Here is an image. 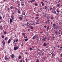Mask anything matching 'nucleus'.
<instances>
[{
  "label": "nucleus",
  "mask_w": 62,
  "mask_h": 62,
  "mask_svg": "<svg viewBox=\"0 0 62 62\" xmlns=\"http://www.w3.org/2000/svg\"><path fill=\"white\" fill-rule=\"evenodd\" d=\"M19 46H15L14 48V50H17L18 49H19Z\"/></svg>",
  "instance_id": "1"
},
{
  "label": "nucleus",
  "mask_w": 62,
  "mask_h": 62,
  "mask_svg": "<svg viewBox=\"0 0 62 62\" xmlns=\"http://www.w3.org/2000/svg\"><path fill=\"white\" fill-rule=\"evenodd\" d=\"M22 35L24 37V38H25V34L26 33H22Z\"/></svg>",
  "instance_id": "2"
},
{
  "label": "nucleus",
  "mask_w": 62,
  "mask_h": 62,
  "mask_svg": "<svg viewBox=\"0 0 62 62\" xmlns=\"http://www.w3.org/2000/svg\"><path fill=\"white\" fill-rule=\"evenodd\" d=\"M11 57L13 58H14L15 57V55L14 54H12L11 55Z\"/></svg>",
  "instance_id": "3"
},
{
  "label": "nucleus",
  "mask_w": 62,
  "mask_h": 62,
  "mask_svg": "<svg viewBox=\"0 0 62 62\" xmlns=\"http://www.w3.org/2000/svg\"><path fill=\"white\" fill-rule=\"evenodd\" d=\"M41 4H42V6H44L45 5V4L43 3V2H42V1L41 2Z\"/></svg>",
  "instance_id": "4"
},
{
  "label": "nucleus",
  "mask_w": 62,
  "mask_h": 62,
  "mask_svg": "<svg viewBox=\"0 0 62 62\" xmlns=\"http://www.w3.org/2000/svg\"><path fill=\"white\" fill-rule=\"evenodd\" d=\"M58 28V26H56V27H55L53 28H54V29L55 30V29H57V28Z\"/></svg>",
  "instance_id": "5"
},
{
  "label": "nucleus",
  "mask_w": 62,
  "mask_h": 62,
  "mask_svg": "<svg viewBox=\"0 0 62 62\" xmlns=\"http://www.w3.org/2000/svg\"><path fill=\"white\" fill-rule=\"evenodd\" d=\"M53 27H55L56 26V25L55 24V23H54L53 24Z\"/></svg>",
  "instance_id": "6"
},
{
  "label": "nucleus",
  "mask_w": 62,
  "mask_h": 62,
  "mask_svg": "<svg viewBox=\"0 0 62 62\" xmlns=\"http://www.w3.org/2000/svg\"><path fill=\"white\" fill-rule=\"evenodd\" d=\"M10 41H11V40L10 39H9V40L8 41V43H9L10 42Z\"/></svg>",
  "instance_id": "7"
},
{
  "label": "nucleus",
  "mask_w": 62,
  "mask_h": 62,
  "mask_svg": "<svg viewBox=\"0 0 62 62\" xmlns=\"http://www.w3.org/2000/svg\"><path fill=\"white\" fill-rule=\"evenodd\" d=\"M43 46H47V44L44 43L43 44Z\"/></svg>",
  "instance_id": "8"
},
{
  "label": "nucleus",
  "mask_w": 62,
  "mask_h": 62,
  "mask_svg": "<svg viewBox=\"0 0 62 62\" xmlns=\"http://www.w3.org/2000/svg\"><path fill=\"white\" fill-rule=\"evenodd\" d=\"M34 1H35V0H31L30 1V2H31V3H33V2H34Z\"/></svg>",
  "instance_id": "9"
},
{
  "label": "nucleus",
  "mask_w": 62,
  "mask_h": 62,
  "mask_svg": "<svg viewBox=\"0 0 62 62\" xmlns=\"http://www.w3.org/2000/svg\"><path fill=\"white\" fill-rule=\"evenodd\" d=\"M20 11H21V10H18L17 11V12L19 14H20V13H21V12H20Z\"/></svg>",
  "instance_id": "10"
},
{
  "label": "nucleus",
  "mask_w": 62,
  "mask_h": 62,
  "mask_svg": "<svg viewBox=\"0 0 62 62\" xmlns=\"http://www.w3.org/2000/svg\"><path fill=\"white\" fill-rule=\"evenodd\" d=\"M5 41H4V40L2 41V43H3V45H4V44H5Z\"/></svg>",
  "instance_id": "11"
},
{
  "label": "nucleus",
  "mask_w": 62,
  "mask_h": 62,
  "mask_svg": "<svg viewBox=\"0 0 62 62\" xmlns=\"http://www.w3.org/2000/svg\"><path fill=\"white\" fill-rule=\"evenodd\" d=\"M21 57H22V56L19 55L18 56V58L19 59H20L21 58Z\"/></svg>",
  "instance_id": "12"
},
{
  "label": "nucleus",
  "mask_w": 62,
  "mask_h": 62,
  "mask_svg": "<svg viewBox=\"0 0 62 62\" xmlns=\"http://www.w3.org/2000/svg\"><path fill=\"white\" fill-rule=\"evenodd\" d=\"M10 23H11L12 22V19L10 18Z\"/></svg>",
  "instance_id": "13"
},
{
  "label": "nucleus",
  "mask_w": 62,
  "mask_h": 62,
  "mask_svg": "<svg viewBox=\"0 0 62 62\" xmlns=\"http://www.w3.org/2000/svg\"><path fill=\"white\" fill-rule=\"evenodd\" d=\"M2 27V26H0V29H1V30H3V28Z\"/></svg>",
  "instance_id": "14"
},
{
  "label": "nucleus",
  "mask_w": 62,
  "mask_h": 62,
  "mask_svg": "<svg viewBox=\"0 0 62 62\" xmlns=\"http://www.w3.org/2000/svg\"><path fill=\"white\" fill-rule=\"evenodd\" d=\"M5 60H7V59H8V58L7 57V56H5Z\"/></svg>",
  "instance_id": "15"
},
{
  "label": "nucleus",
  "mask_w": 62,
  "mask_h": 62,
  "mask_svg": "<svg viewBox=\"0 0 62 62\" xmlns=\"http://www.w3.org/2000/svg\"><path fill=\"white\" fill-rule=\"evenodd\" d=\"M50 49H46V52H48V51H50Z\"/></svg>",
  "instance_id": "16"
},
{
  "label": "nucleus",
  "mask_w": 62,
  "mask_h": 62,
  "mask_svg": "<svg viewBox=\"0 0 62 62\" xmlns=\"http://www.w3.org/2000/svg\"><path fill=\"white\" fill-rule=\"evenodd\" d=\"M54 13L55 14H56V15H57V16H58V14H57L56 13V11H54V12L53 13Z\"/></svg>",
  "instance_id": "17"
},
{
  "label": "nucleus",
  "mask_w": 62,
  "mask_h": 62,
  "mask_svg": "<svg viewBox=\"0 0 62 62\" xmlns=\"http://www.w3.org/2000/svg\"><path fill=\"white\" fill-rule=\"evenodd\" d=\"M14 7L13 6H12L10 7V8H11L12 9H13Z\"/></svg>",
  "instance_id": "18"
},
{
  "label": "nucleus",
  "mask_w": 62,
  "mask_h": 62,
  "mask_svg": "<svg viewBox=\"0 0 62 62\" xmlns=\"http://www.w3.org/2000/svg\"><path fill=\"white\" fill-rule=\"evenodd\" d=\"M57 33H58V31H56V32H55V33L56 35H57V36H58V35L57 34Z\"/></svg>",
  "instance_id": "19"
},
{
  "label": "nucleus",
  "mask_w": 62,
  "mask_h": 62,
  "mask_svg": "<svg viewBox=\"0 0 62 62\" xmlns=\"http://www.w3.org/2000/svg\"><path fill=\"white\" fill-rule=\"evenodd\" d=\"M60 4H57V5L56 6L57 7H59L60 6Z\"/></svg>",
  "instance_id": "20"
},
{
  "label": "nucleus",
  "mask_w": 62,
  "mask_h": 62,
  "mask_svg": "<svg viewBox=\"0 0 62 62\" xmlns=\"http://www.w3.org/2000/svg\"><path fill=\"white\" fill-rule=\"evenodd\" d=\"M45 39H46V37L44 39H42V40L43 41H46V40H45Z\"/></svg>",
  "instance_id": "21"
},
{
  "label": "nucleus",
  "mask_w": 62,
  "mask_h": 62,
  "mask_svg": "<svg viewBox=\"0 0 62 62\" xmlns=\"http://www.w3.org/2000/svg\"><path fill=\"white\" fill-rule=\"evenodd\" d=\"M34 37H35V38H36V39H37V38H38V37L36 35H35V36H34Z\"/></svg>",
  "instance_id": "22"
},
{
  "label": "nucleus",
  "mask_w": 62,
  "mask_h": 62,
  "mask_svg": "<svg viewBox=\"0 0 62 62\" xmlns=\"http://www.w3.org/2000/svg\"><path fill=\"white\" fill-rule=\"evenodd\" d=\"M19 18L21 20H23V18L21 17H19Z\"/></svg>",
  "instance_id": "23"
},
{
  "label": "nucleus",
  "mask_w": 62,
  "mask_h": 62,
  "mask_svg": "<svg viewBox=\"0 0 62 62\" xmlns=\"http://www.w3.org/2000/svg\"><path fill=\"white\" fill-rule=\"evenodd\" d=\"M50 21V20H47L46 22V23H49V22Z\"/></svg>",
  "instance_id": "24"
},
{
  "label": "nucleus",
  "mask_w": 62,
  "mask_h": 62,
  "mask_svg": "<svg viewBox=\"0 0 62 62\" xmlns=\"http://www.w3.org/2000/svg\"><path fill=\"white\" fill-rule=\"evenodd\" d=\"M30 51H31L32 50H33V48L31 47L30 48Z\"/></svg>",
  "instance_id": "25"
},
{
  "label": "nucleus",
  "mask_w": 62,
  "mask_h": 62,
  "mask_svg": "<svg viewBox=\"0 0 62 62\" xmlns=\"http://www.w3.org/2000/svg\"><path fill=\"white\" fill-rule=\"evenodd\" d=\"M50 27V26H48L47 28L46 29L47 30H48L49 29V28Z\"/></svg>",
  "instance_id": "26"
},
{
  "label": "nucleus",
  "mask_w": 62,
  "mask_h": 62,
  "mask_svg": "<svg viewBox=\"0 0 62 62\" xmlns=\"http://www.w3.org/2000/svg\"><path fill=\"white\" fill-rule=\"evenodd\" d=\"M5 39V40H7V39H8V37H6Z\"/></svg>",
  "instance_id": "27"
},
{
  "label": "nucleus",
  "mask_w": 62,
  "mask_h": 62,
  "mask_svg": "<svg viewBox=\"0 0 62 62\" xmlns=\"http://www.w3.org/2000/svg\"><path fill=\"white\" fill-rule=\"evenodd\" d=\"M29 24V23L27 22V24H26L27 26H28V25H28V24Z\"/></svg>",
  "instance_id": "28"
},
{
  "label": "nucleus",
  "mask_w": 62,
  "mask_h": 62,
  "mask_svg": "<svg viewBox=\"0 0 62 62\" xmlns=\"http://www.w3.org/2000/svg\"><path fill=\"white\" fill-rule=\"evenodd\" d=\"M4 34H7V32H6V31H5L4 32Z\"/></svg>",
  "instance_id": "29"
},
{
  "label": "nucleus",
  "mask_w": 62,
  "mask_h": 62,
  "mask_svg": "<svg viewBox=\"0 0 62 62\" xmlns=\"http://www.w3.org/2000/svg\"><path fill=\"white\" fill-rule=\"evenodd\" d=\"M39 18V17H37L36 18H35V19H38Z\"/></svg>",
  "instance_id": "30"
},
{
  "label": "nucleus",
  "mask_w": 62,
  "mask_h": 62,
  "mask_svg": "<svg viewBox=\"0 0 62 62\" xmlns=\"http://www.w3.org/2000/svg\"><path fill=\"white\" fill-rule=\"evenodd\" d=\"M35 6H38V5L37 4V3H35Z\"/></svg>",
  "instance_id": "31"
},
{
  "label": "nucleus",
  "mask_w": 62,
  "mask_h": 62,
  "mask_svg": "<svg viewBox=\"0 0 62 62\" xmlns=\"http://www.w3.org/2000/svg\"><path fill=\"white\" fill-rule=\"evenodd\" d=\"M27 40H28V39H25V41H26Z\"/></svg>",
  "instance_id": "32"
},
{
  "label": "nucleus",
  "mask_w": 62,
  "mask_h": 62,
  "mask_svg": "<svg viewBox=\"0 0 62 62\" xmlns=\"http://www.w3.org/2000/svg\"><path fill=\"white\" fill-rule=\"evenodd\" d=\"M1 37L2 38H4V37H5V36H4L2 35L1 36Z\"/></svg>",
  "instance_id": "33"
},
{
  "label": "nucleus",
  "mask_w": 62,
  "mask_h": 62,
  "mask_svg": "<svg viewBox=\"0 0 62 62\" xmlns=\"http://www.w3.org/2000/svg\"><path fill=\"white\" fill-rule=\"evenodd\" d=\"M36 16H39V15L38 14H37Z\"/></svg>",
  "instance_id": "34"
},
{
  "label": "nucleus",
  "mask_w": 62,
  "mask_h": 62,
  "mask_svg": "<svg viewBox=\"0 0 62 62\" xmlns=\"http://www.w3.org/2000/svg\"><path fill=\"white\" fill-rule=\"evenodd\" d=\"M19 41V39H16V42H17V41Z\"/></svg>",
  "instance_id": "35"
},
{
  "label": "nucleus",
  "mask_w": 62,
  "mask_h": 62,
  "mask_svg": "<svg viewBox=\"0 0 62 62\" xmlns=\"http://www.w3.org/2000/svg\"><path fill=\"white\" fill-rule=\"evenodd\" d=\"M51 20H54V17H51Z\"/></svg>",
  "instance_id": "36"
},
{
  "label": "nucleus",
  "mask_w": 62,
  "mask_h": 62,
  "mask_svg": "<svg viewBox=\"0 0 62 62\" xmlns=\"http://www.w3.org/2000/svg\"><path fill=\"white\" fill-rule=\"evenodd\" d=\"M36 62H39V59H38L36 61Z\"/></svg>",
  "instance_id": "37"
},
{
  "label": "nucleus",
  "mask_w": 62,
  "mask_h": 62,
  "mask_svg": "<svg viewBox=\"0 0 62 62\" xmlns=\"http://www.w3.org/2000/svg\"><path fill=\"white\" fill-rule=\"evenodd\" d=\"M35 36H34V37H33V38H32V39H35Z\"/></svg>",
  "instance_id": "38"
},
{
  "label": "nucleus",
  "mask_w": 62,
  "mask_h": 62,
  "mask_svg": "<svg viewBox=\"0 0 62 62\" xmlns=\"http://www.w3.org/2000/svg\"><path fill=\"white\" fill-rule=\"evenodd\" d=\"M15 9L16 10H17V8L15 7Z\"/></svg>",
  "instance_id": "39"
},
{
  "label": "nucleus",
  "mask_w": 62,
  "mask_h": 62,
  "mask_svg": "<svg viewBox=\"0 0 62 62\" xmlns=\"http://www.w3.org/2000/svg\"><path fill=\"white\" fill-rule=\"evenodd\" d=\"M25 54H29V53H25Z\"/></svg>",
  "instance_id": "40"
},
{
  "label": "nucleus",
  "mask_w": 62,
  "mask_h": 62,
  "mask_svg": "<svg viewBox=\"0 0 62 62\" xmlns=\"http://www.w3.org/2000/svg\"><path fill=\"white\" fill-rule=\"evenodd\" d=\"M31 29H33V27H31Z\"/></svg>",
  "instance_id": "41"
},
{
  "label": "nucleus",
  "mask_w": 62,
  "mask_h": 62,
  "mask_svg": "<svg viewBox=\"0 0 62 62\" xmlns=\"http://www.w3.org/2000/svg\"><path fill=\"white\" fill-rule=\"evenodd\" d=\"M11 18H13L14 17V16H11Z\"/></svg>",
  "instance_id": "42"
},
{
  "label": "nucleus",
  "mask_w": 62,
  "mask_h": 62,
  "mask_svg": "<svg viewBox=\"0 0 62 62\" xmlns=\"http://www.w3.org/2000/svg\"><path fill=\"white\" fill-rule=\"evenodd\" d=\"M18 7H20V4H18Z\"/></svg>",
  "instance_id": "43"
},
{
  "label": "nucleus",
  "mask_w": 62,
  "mask_h": 62,
  "mask_svg": "<svg viewBox=\"0 0 62 62\" xmlns=\"http://www.w3.org/2000/svg\"><path fill=\"white\" fill-rule=\"evenodd\" d=\"M58 2H60V3H61V0H58Z\"/></svg>",
  "instance_id": "44"
},
{
  "label": "nucleus",
  "mask_w": 62,
  "mask_h": 62,
  "mask_svg": "<svg viewBox=\"0 0 62 62\" xmlns=\"http://www.w3.org/2000/svg\"><path fill=\"white\" fill-rule=\"evenodd\" d=\"M45 9H47V7L46 6H45Z\"/></svg>",
  "instance_id": "45"
},
{
  "label": "nucleus",
  "mask_w": 62,
  "mask_h": 62,
  "mask_svg": "<svg viewBox=\"0 0 62 62\" xmlns=\"http://www.w3.org/2000/svg\"><path fill=\"white\" fill-rule=\"evenodd\" d=\"M36 24H39V23L38 22H36Z\"/></svg>",
  "instance_id": "46"
},
{
  "label": "nucleus",
  "mask_w": 62,
  "mask_h": 62,
  "mask_svg": "<svg viewBox=\"0 0 62 62\" xmlns=\"http://www.w3.org/2000/svg\"><path fill=\"white\" fill-rule=\"evenodd\" d=\"M57 12L58 13H59L60 12L59 11V10H57Z\"/></svg>",
  "instance_id": "47"
},
{
  "label": "nucleus",
  "mask_w": 62,
  "mask_h": 62,
  "mask_svg": "<svg viewBox=\"0 0 62 62\" xmlns=\"http://www.w3.org/2000/svg\"><path fill=\"white\" fill-rule=\"evenodd\" d=\"M38 54H39V55H40V52H39L38 53Z\"/></svg>",
  "instance_id": "48"
},
{
  "label": "nucleus",
  "mask_w": 62,
  "mask_h": 62,
  "mask_svg": "<svg viewBox=\"0 0 62 62\" xmlns=\"http://www.w3.org/2000/svg\"><path fill=\"white\" fill-rule=\"evenodd\" d=\"M42 52H44V49H42Z\"/></svg>",
  "instance_id": "49"
},
{
  "label": "nucleus",
  "mask_w": 62,
  "mask_h": 62,
  "mask_svg": "<svg viewBox=\"0 0 62 62\" xmlns=\"http://www.w3.org/2000/svg\"><path fill=\"white\" fill-rule=\"evenodd\" d=\"M25 15V13L24 12V13L23 14V15L24 16Z\"/></svg>",
  "instance_id": "50"
},
{
  "label": "nucleus",
  "mask_w": 62,
  "mask_h": 62,
  "mask_svg": "<svg viewBox=\"0 0 62 62\" xmlns=\"http://www.w3.org/2000/svg\"><path fill=\"white\" fill-rule=\"evenodd\" d=\"M44 27H45V28H46V27H47V26H46V25H45L44 26Z\"/></svg>",
  "instance_id": "51"
},
{
  "label": "nucleus",
  "mask_w": 62,
  "mask_h": 62,
  "mask_svg": "<svg viewBox=\"0 0 62 62\" xmlns=\"http://www.w3.org/2000/svg\"><path fill=\"white\" fill-rule=\"evenodd\" d=\"M46 34H47V35H46V36H48V35H49V33H47Z\"/></svg>",
  "instance_id": "52"
},
{
  "label": "nucleus",
  "mask_w": 62,
  "mask_h": 62,
  "mask_svg": "<svg viewBox=\"0 0 62 62\" xmlns=\"http://www.w3.org/2000/svg\"><path fill=\"white\" fill-rule=\"evenodd\" d=\"M50 10H52V9H53V8H50Z\"/></svg>",
  "instance_id": "53"
},
{
  "label": "nucleus",
  "mask_w": 62,
  "mask_h": 62,
  "mask_svg": "<svg viewBox=\"0 0 62 62\" xmlns=\"http://www.w3.org/2000/svg\"><path fill=\"white\" fill-rule=\"evenodd\" d=\"M12 1H13V2H15V1H14V0H11Z\"/></svg>",
  "instance_id": "54"
},
{
  "label": "nucleus",
  "mask_w": 62,
  "mask_h": 62,
  "mask_svg": "<svg viewBox=\"0 0 62 62\" xmlns=\"http://www.w3.org/2000/svg\"><path fill=\"white\" fill-rule=\"evenodd\" d=\"M22 6H23L24 5V4H22Z\"/></svg>",
  "instance_id": "55"
},
{
  "label": "nucleus",
  "mask_w": 62,
  "mask_h": 62,
  "mask_svg": "<svg viewBox=\"0 0 62 62\" xmlns=\"http://www.w3.org/2000/svg\"><path fill=\"white\" fill-rule=\"evenodd\" d=\"M2 17L1 16H0V19H2Z\"/></svg>",
  "instance_id": "56"
},
{
  "label": "nucleus",
  "mask_w": 62,
  "mask_h": 62,
  "mask_svg": "<svg viewBox=\"0 0 62 62\" xmlns=\"http://www.w3.org/2000/svg\"><path fill=\"white\" fill-rule=\"evenodd\" d=\"M53 47L54 48V50H55V47L54 46H53Z\"/></svg>",
  "instance_id": "57"
},
{
  "label": "nucleus",
  "mask_w": 62,
  "mask_h": 62,
  "mask_svg": "<svg viewBox=\"0 0 62 62\" xmlns=\"http://www.w3.org/2000/svg\"><path fill=\"white\" fill-rule=\"evenodd\" d=\"M7 9L8 10H9L10 9L9 8H8Z\"/></svg>",
  "instance_id": "58"
},
{
  "label": "nucleus",
  "mask_w": 62,
  "mask_h": 62,
  "mask_svg": "<svg viewBox=\"0 0 62 62\" xmlns=\"http://www.w3.org/2000/svg\"><path fill=\"white\" fill-rule=\"evenodd\" d=\"M54 55V54H52V56H53V55Z\"/></svg>",
  "instance_id": "59"
},
{
  "label": "nucleus",
  "mask_w": 62,
  "mask_h": 62,
  "mask_svg": "<svg viewBox=\"0 0 62 62\" xmlns=\"http://www.w3.org/2000/svg\"><path fill=\"white\" fill-rule=\"evenodd\" d=\"M53 24V22H51V24Z\"/></svg>",
  "instance_id": "60"
},
{
  "label": "nucleus",
  "mask_w": 62,
  "mask_h": 62,
  "mask_svg": "<svg viewBox=\"0 0 62 62\" xmlns=\"http://www.w3.org/2000/svg\"><path fill=\"white\" fill-rule=\"evenodd\" d=\"M14 18H12V20H14Z\"/></svg>",
  "instance_id": "61"
},
{
  "label": "nucleus",
  "mask_w": 62,
  "mask_h": 62,
  "mask_svg": "<svg viewBox=\"0 0 62 62\" xmlns=\"http://www.w3.org/2000/svg\"><path fill=\"white\" fill-rule=\"evenodd\" d=\"M23 44H21V46H23Z\"/></svg>",
  "instance_id": "62"
},
{
  "label": "nucleus",
  "mask_w": 62,
  "mask_h": 62,
  "mask_svg": "<svg viewBox=\"0 0 62 62\" xmlns=\"http://www.w3.org/2000/svg\"><path fill=\"white\" fill-rule=\"evenodd\" d=\"M61 57H62V54H61Z\"/></svg>",
  "instance_id": "63"
},
{
  "label": "nucleus",
  "mask_w": 62,
  "mask_h": 62,
  "mask_svg": "<svg viewBox=\"0 0 62 62\" xmlns=\"http://www.w3.org/2000/svg\"><path fill=\"white\" fill-rule=\"evenodd\" d=\"M23 62H25L23 60Z\"/></svg>",
  "instance_id": "64"
}]
</instances>
